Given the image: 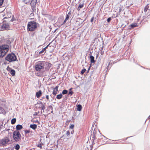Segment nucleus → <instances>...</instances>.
<instances>
[{
  "label": "nucleus",
  "instance_id": "obj_12",
  "mask_svg": "<svg viewBox=\"0 0 150 150\" xmlns=\"http://www.w3.org/2000/svg\"><path fill=\"white\" fill-rule=\"evenodd\" d=\"M137 26V24L136 23H132L131 24L128 28L129 29H131L132 28H133Z\"/></svg>",
  "mask_w": 150,
  "mask_h": 150
},
{
  "label": "nucleus",
  "instance_id": "obj_43",
  "mask_svg": "<svg viewBox=\"0 0 150 150\" xmlns=\"http://www.w3.org/2000/svg\"><path fill=\"white\" fill-rule=\"evenodd\" d=\"M48 108H51L52 110H53V108L51 105H50L48 106Z\"/></svg>",
  "mask_w": 150,
  "mask_h": 150
},
{
  "label": "nucleus",
  "instance_id": "obj_4",
  "mask_svg": "<svg viewBox=\"0 0 150 150\" xmlns=\"http://www.w3.org/2000/svg\"><path fill=\"white\" fill-rule=\"evenodd\" d=\"M5 59L9 62H11L16 61L17 57L13 53H11L8 54L5 57Z\"/></svg>",
  "mask_w": 150,
  "mask_h": 150
},
{
  "label": "nucleus",
  "instance_id": "obj_17",
  "mask_svg": "<svg viewBox=\"0 0 150 150\" xmlns=\"http://www.w3.org/2000/svg\"><path fill=\"white\" fill-rule=\"evenodd\" d=\"M82 106L80 104H79L77 105L76 107V109L77 110L79 111H81L82 110Z\"/></svg>",
  "mask_w": 150,
  "mask_h": 150
},
{
  "label": "nucleus",
  "instance_id": "obj_13",
  "mask_svg": "<svg viewBox=\"0 0 150 150\" xmlns=\"http://www.w3.org/2000/svg\"><path fill=\"white\" fill-rule=\"evenodd\" d=\"M30 127L33 130L37 128V125L35 124H30Z\"/></svg>",
  "mask_w": 150,
  "mask_h": 150
},
{
  "label": "nucleus",
  "instance_id": "obj_57",
  "mask_svg": "<svg viewBox=\"0 0 150 150\" xmlns=\"http://www.w3.org/2000/svg\"><path fill=\"white\" fill-rule=\"evenodd\" d=\"M33 18H30V19H33Z\"/></svg>",
  "mask_w": 150,
  "mask_h": 150
},
{
  "label": "nucleus",
  "instance_id": "obj_32",
  "mask_svg": "<svg viewBox=\"0 0 150 150\" xmlns=\"http://www.w3.org/2000/svg\"><path fill=\"white\" fill-rule=\"evenodd\" d=\"M34 14L33 13H31L29 15V17H32L34 16Z\"/></svg>",
  "mask_w": 150,
  "mask_h": 150
},
{
  "label": "nucleus",
  "instance_id": "obj_64",
  "mask_svg": "<svg viewBox=\"0 0 150 150\" xmlns=\"http://www.w3.org/2000/svg\"><path fill=\"white\" fill-rule=\"evenodd\" d=\"M51 47V46H49V47Z\"/></svg>",
  "mask_w": 150,
  "mask_h": 150
},
{
  "label": "nucleus",
  "instance_id": "obj_39",
  "mask_svg": "<svg viewBox=\"0 0 150 150\" xmlns=\"http://www.w3.org/2000/svg\"><path fill=\"white\" fill-rule=\"evenodd\" d=\"M94 132H93V139H92V140H94V139L95 138V137H96L95 134L94 133Z\"/></svg>",
  "mask_w": 150,
  "mask_h": 150
},
{
  "label": "nucleus",
  "instance_id": "obj_59",
  "mask_svg": "<svg viewBox=\"0 0 150 150\" xmlns=\"http://www.w3.org/2000/svg\"><path fill=\"white\" fill-rule=\"evenodd\" d=\"M128 137V138L130 137Z\"/></svg>",
  "mask_w": 150,
  "mask_h": 150
},
{
  "label": "nucleus",
  "instance_id": "obj_37",
  "mask_svg": "<svg viewBox=\"0 0 150 150\" xmlns=\"http://www.w3.org/2000/svg\"><path fill=\"white\" fill-rule=\"evenodd\" d=\"M111 19V17L108 18L107 19V21L108 22H110Z\"/></svg>",
  "mask_w": 150,
  "mask_h": 150
},
{
  "label": "nucleus",
  "instance_id": "obj_51",
  "mask_svg": "<svg viewBox=\"0 0 150 150\" xmlns=\"http://www.w3.org/2000/svg\"><path fill=\"white\" fill-rule=\"evenodd\" d=\"M72 88H70L69 89V91H71L72 89Z\"/></svg>",
  "mask_w": 150,
  "mask_h": 150
},
{
  "label": "nucleus",
  "instance_id": "obj_2",
  "mask_svg": "<svg viewBox=\"0 0 150 150\" xmlns=\"http://www.w3.org/2000/svg\"><path fill=\"white\" fill-rule=\"evenodd\" d=\"M9 50V46L3 45L0 46V57H3Z\"/></svg>",
  "mask_w": 150,
  "mask_h": 150
},
{
  "label": "nucleus",
  "instance_id": "obj_5",
  "mask_svg": "<svg viewBox=\"0 0 150 150\" xmlns=\"http://www.w3.org/2000/svg\"><path fill=\"white\" fill-rule=\"evenodd\" d=\"M13 139L16 142H17L21 140V136L19 131L15 130L13 133Z\"/></svg>",
  "mask_w": 150,
  "mask_h": 150
},
{
  "label": "nucleus",
  "instance_id": "obj_21",
  "mask_svg": "<svg viewBox=\"0 0 150 150\" xmlns=\"http://www.w3.org/2000/svg\"><path fill=\"white\" fill-rule=\"evenodd\" d=\"M10 73L13 76H14L16 72L14 69H12V70H11Z\"/></svg>",
  "mask_w": 150,
  "mask_h": 150
},
{
  "label": "nucleus",
  "instance_id": "obj_60",
  "mask_svg": "<svg viewBox=\"0 0 150 150\" xmlns=\"http://www.w3.org/2000/svg\"><path fill=\"white\" fill-rule=\"evenodd\" d=\"M43 115H44L45 116V115L44 114Z\"/></svg>",
  "mask_w": 150,
  "mask_h": 150
},
{
  "label": "nucleus",
  "instance_id": "obj_28",
  "mask_svg": "<svg viewBox=\"0 0 150 150\" xmlns=\"http://www.w3.org/2000/svg\"><path fill=\"white\" fill-rule=\"evenodd\" d=\"M149 8V6L148 5H147V6H146L144 8V11L145 12H146L147 11L148 9Z\"/></svg>",
  "mask_w": 150,
  "mask_h": 150
},
{
  "label": "nucleus",
  "instance_id": "obj_33",
  "mask_svg": "<svg viewBox=\"0 0 150 150\" xmlns=\"http://www.w3.org/2000/svg\"><path fill=\"white\" fill-rule=\"evenodd\" d=\"M37 146L38 147H39L40 148V149H41L42 148V144H41L40 143L39 144H38L37 145Z\"/></svg>",
  "mask_w": 150,
  "mask_h": 150
},
{
  "label": "nucleus",
  "instance_id": "obj_34",
  "mask_svg": "<svg viewBox=\"0 0 150 150\" xmlns=\"http://www.w3.org/2000/svg\"><path fill=\"white\" fill-rule=\"evenodd\" d=\"M74 127V125H71L69 127L71 129H73Z\"/></svg>",
  "mask_w": 150,
  "mask_h": 150
},
{
  "label": "nucleus",
  "instance_id": "obj_42",
  "mask_svg": "<svg viewBox=\"0 0 150 150\" xmlns=\"http://www.w3.org/2000/svg\"><path fill=\"white\" fill-rule=\"evenodd\" d=\"M94 18V17H93L91 18V22L92 23L93 22Z\"/></svg>",
  "mask_w": 150,
  "mask_h": 150
},
{
  "label": "nucleus",
  "instance_id": "obj_25",
  "mask_svg": "<svg viewBox=\"0 0 150 150\" xmlns=\"http://www.w3.org/2000/svg\"><path fill=\"white\" fill-rule=\"evenodd\" d=\"M68 93V91L67 90L64 89L62 91V95H65L67 93Z\"/></svg>",
  "mask_w": 150,
  "mask_h": 150
},
{
  "label": "nucleus",
  "instance_id": "obj_29",
  "mask_svg": "<svg viewBox=\"0 0 150 150\" xmlns=\"http://www.w3.org/2000/svg\"><path fill=\"white\" fill-rule=\"evenodd\" d=\"M111 64V61H110L108 64V65L107 67V69H108V68H110L112 66V62L111 63V64H110H110Z\"/></svg>",
  "mask_w": 150,
  "mask_h": 150
},
{
  "label": "nucleus",
  "instance_id": "obj_40",
  "mask_svg": "<svg viewBox=\"0 0 150 150\" xmlns=\"http://www.w3.org/2000/svg\"><path fill=\"white\" fill-rule=\"evenodd\" d=\"M58 86H55V88H54L53 89L56 90H58Z\"/></svg>",
  "mask_w": 150,
  "mask_h": 150
},
{
  "label": "nucleus",
  "instance_id": "obj_58",
  "mask_svg": "<svg viewBox=\"0 0 150 150\" xmlns=\"http://www.w3.org/2000/svg\"><path fill=\"white\" fill-rule=\"evenodd\" d=\"M98 56V55H97V56H96V57H97Z\"/></svg>",
  "mask_w": 150,
  "mask_h": 150
},
{
  "label": "nucleus",
  "instance_id": "obj_30",
  "mask_svg": "<svg viewBox=\"0 0 150 150\" xmlns=\"http://www.w3.org/2000/svg\"><path fill=\"white\" fill-rule=\"evenodd\" d=\"M86 69L85 68H83V69L81 71V74L83 75L84 73L86 71Z\"/></svg>",
  "mask_w": 150,
  "mask_h": 150
},
{
  "label": "nucleus",
  "instance_id": "obj_11",
  "mask_svg": "<svg viewBox=\"0 0 150 150\" xmlns=\"http://www.w3.org/2000/svg\"><path fill=\"white\" fill-rule=\"evenodd\" d=\"M42 95V92L41 90H39L36 93V96L37 98H39Z\"/></svg>",
  "mask_w": 150,
  "mask_h": 150
},
{
  "label": "nucleus",
  "instance_id": "obj_46",
  "mask_svg": "<svg viewBox=\"0 0 150 150\" xmlns=\"http://www.w3.org/2000/svg\"><path fill=\"white\" fill-rule=\"evenodd\" d=\"M46 98L48 100H49V96L48 95H47L46 96Z\"/></svg>",
  "mask_w": 150,
  "mask_h": 150
},
{
  "label": "nucleus",
  "instance_id": "obj_38",
  "mask_svg": "<svg viewBox=\"0 0 150 150\" xmlns=\"http://www.w3.org/2000/svg\"><path fill=\"white\" fill-rule=\"evenodd\" d=\"M70 134V132L69 130H68L67 131L66 134L67 135V136L69 135Z\"/></svg>",
  "mask_w": 150,
  "mask_h": 150
},
{
  "label": "nucleus",
  "instance_id": "obj_26",
  "mask_svg": "<svg viewBox=\"0 0 150 150\" xmlns=\"http://www.w3.org/2000/svg\"><path fill=\"white\" fill-rule=\"evenodd\" d=\"M58 91V90H56L53 89V91L52 92V94L54 95L55 96L57 93Z\"/></svg>",
  "mask_w": 150,
  "mask_h": 150
},
{
  "label": "nucleus",
  "instance_id": "obj_35",
  "mask_svg": "<svg viewBox=\"0 0 150 150\" xmlns=\"http://www.w3.org/2000/svg\"><path fill=\"white\" fill-rule=\"evenodd\" d=\"M69 17H70V16H69L67 14L66 16V18L65 19H66V20H67L69 19Z\"/></svg>",
  "mask_w": 150,
  "mask_h": 150
},
{
  "label": "nucleus",
  "instance_id": "obj_24",
  "mask_svg": "<svg viewBox=\"0 0 150 150\" xmlns=\"http://www.w3.org/2000/svg\"><path fill=\"white\" fill-rule=\"evenodd\" d=\"M14 147L16 150H18L20 149V146L18 144H17L14 146Z\"/></svg>",
  "mask_w": 150,
  "mask_h": 150
},
{
  "label": "nucleus",
  "instance_id": "obj_20",
  "mask_svg": "<svg viewBox=\"0 0 150 150\" xmlns=\"http://www.w3.org/2000/svg\"><path fill=\"white\" fill-rule=\"evenodd\" d=\"M31 6V11H32V12H35V11H36V8H35L36 6Z\"/></svg>",
  "mask_w": 150,
  "mask_h": 150
},
{
  "label": "nucleus",
  "instance_id": "obj_6",
  "mask_svg": "<svg viewBox=\"0 0 150 150\" xmlns=\"http://www.w3.org/2000/svg\"><path fill=\"white\" fill-rule=\"evenodd\" d=\"M10 141V139L7 137H5L2 139L0 141V144L3 145H6Z\"/></svg>",
  "mask_w": 150,
  "mask_h": 150
},
{
  "label": "nucleus",
  "instance_id": "obj_16",
  "mask_svg": "<svg viewBox=\"0 0 150 150\" xmlns=\"http://www.w3.org/2000/svg\"><path fill=\"white\" fill-rule=\"evenodd\" d=\"M84 4L83 3L82 4L81 3L79 4V6L78 7L77 9L78 11H79L81 8H82L84 6Z\"/></svg>",
  "mask_w": 150,
  "mask_h": 150
},
{
  "label": "nucleus",
  "instance_id": "obj_61",
  "mask_svg": "<svg viewBox=\"0 0 150 150\" xmlns=\"http://www.w3.org/2000/svg\"><path fill=\"white\" fill-rule=\"evenodd\" d=\"M114 63H115V62H113V64H114Z\"/></svg>",
  "mask_w": 150,
  "mask_h": 150
},
{
  "label": "nucleus",
  "instance_id": "obj_52",
  "mask_svg": "<svg viewBox=\"0 0 150 150\" xmlns=\"http://www.w3.org/2000/svg\"><path fill=\"white\" fill-rule=\"evenodd\" d=\"M74 132L73 130V131H72L71 132V134H73V133H74Z\"/></svg>",
  "mask_w": 150,
  "mask_h": 150
},
{
  "label": "nucleus",
  "instance_id": "obj_55",
  "mask_svg": "<svg viewBox=\"0 0 150 150\" xmlns=\"http://www.w3.org/2000/svg\"><path fill=\"white\" fill-rule=\"evenodd\" d=\"M51 113H53V111L52 110V111L51 112Z\"/></svg>",
  "mask_w": 150,
  "mask_h": 150
},
{
  "label": "nucleus",
  "instance_id": "obj_15",
  "mask_svg": "<svg viewBox=\"0 0 150 150\" xmlns=\"http://www.w3.org/2000/svg\"><path fill=\"white\" fill-rule=\"evenodd\" d=\"M23 126L22 125H16V129L17 130H19L23 128Z\"/></svg>",
  "mask_w": 150,
  "mask_h": 150
},
{
  "label": "nucleus",
  "instance_id": "obj_48",
  "mask_svg": "<svg viewBox=\"0 0 150 150\" xmlns=\"http://www.w3.org/2000/svg\"><path fill=\"white\" fill-rule=\"evenodd\" d=\"M38 113L37 112H35V113L34 115L35 116L38 115Z\"/></svg>",
  "mask_w": 150,
  "mask_h": 150
},
{
  "label": "nucleus",
  "instance_id": "obj_3",
  "mask_svg": "<svg viewBox=\"0 0 150 150\" xmlns=\"http://www.w3.org/2000/svg\"><path fill=\"white\" fill-rule=\"evenodd\" d=\"M46 63L45 61L39 62L36 63L35 66V69L36 71H40L41 69H44Z\"/></svg>",
  "mask_w": 150,
  "mask_h": 150
},
{
  "label": "nucleus",
  "instance_id": "obj_36",
  "mask_svg": "<svg viewBox=\"0 0 150 150\" xmlns=\"http://www.w3.org/2000/svg\"><path fill=\"white\" fill-rule=\"evenodd\" d=\"M4 2V0H0V6H2Z\"/></svg>",
  "mask_w": 150,
  "mask_h": 150
},
{
  "label": "nucleus",
  "instance_id": "obj_45",
  "mask_svg": "<svg viewBox=\"0 0 150 150\" xmlns=\"http://www.w3.org/2000/svg\"><path fill=\"white\" fill-rule=\"evenodd\" d=\"M71 11H70L68 13V14H67V15H69V16H70L71 14Z\"/></svg>",
  "mask_w": 150,
  "mask_h": 150
},
{
  "label": "nucleus",
  "instance_id": "obj_23",
  "mask_svg": "<svg viewBox=\"0 0 150 150\" xmlns=\"http://www.w3.org/2000/svg\"><path fill=\"white\" fill-rule=\"evenodd\" d=\"M16 122V119L15 118L12 119L11 121V124L12 125L14 124Z\"/></svg>",
  "mask_w": 150,
  "mask_h": 150
},
{
  "label": "nucleus",
  "instance_id": "obj_44",
  "mask_svg": "<svg viewBox=\"0 0 150 150\" xmlns=\"http://www.w3.org/2000/svg\"><path fill=\"white\" fill-rule=\"evenodd\" d=\"M91 67V66H90L88 68V69L87 71V73H88V72H89V70H90Z\"/></svg>",
  "mask_w": 150,
  "mask_h": 150
},
{
  "label": "nucleus",
  "instance_id": "obj_10",
  "mask_svg": "<svg viewBox=\"0 0 150 150\" xmlns=\"http://www.w3.org/2000/svg\"><path fill=\"white\" fill-rule=\"evenodd\" d=\"M39 103L41 104V106H39L38 107V108H41L42 110H43V112H44V110L45 109V106L43 104V103L41 101ZM36 107L38 108V106H37Z\"/></svg>",
  "mask_w": 150,
  "mask_h": 150
},
{
  "label": "nucleus",
  "instance_id": "obj_47",
  "mask_svg": "<svg viewBox=\"0 0 150 150\" xmlns=\"http://www.w3.org/2000/svg\"><path fill=\"white\" fill-rule=\"evenodd\" d=\"M67 21V20H66V19H65V20L64 21V22L63 23V24H65L66 23V22Z\"/></svg>",
  "mask_w": 150,
  "mask_h": 150
},
{
  "label": "nucleus",
  "instance_id": "obj_27",
  "mask_svg": "<svg viewBox=\"0 0 150 150\" xmlns=\"http://www.w3.org/2000/svg\"><path fill=\"white\" fill-rule=\"evenodd\" d=\"M26 0H23L22 2L25 3V4H28L29 3H30V0L28 1H26Z\"/></svg>",
  "mask_w": 150,
  "mask_h": 150
},
{
  "label": "nucleus",
  "instance_id": "obj_19",
  "mask_svg": "<svg viewBox=\"0 0 150 150\" xmlns=\"http://www.w3.org/2000/svg\"><path fill=\"white\" fill-rule=\"evenodd\" d=\"M62 93H60L57 95L56 98L58 99H61L62 97Z\"/></svg>",
  "mask_w": 150,
  "mask_h": 150
},
{
  "label": "nucleus",
  "instance_id": "obj_63",
  "mask_svg": "<svg viewBox=\"0 0 150 150\" xmlns=\"http://www.w3.org/2000/svg\"><path fill=\"white\" fill-rule=\"evenodd\" d=\"M146 120L145 122H146Z\"/></svg>",
  "mask_w": 150,
  "mask_h": 150
},
{
  "label": "nucleus",
  "instance_id": "obj_18",
  "mask_svg": "<svg viewBox=\"0 0 150 150\" xmlns=\"http://www.w3.org/2000/svg\"><path fill=\"white\" fill-rule=\"evenodd\" d=\"M0 113L4 114L6 113V112L4 109L2 107H0Z\"/></svg>",
  "mask_w": 150,
  "mask_h": 150
},
{
  "label": "nucleus",
  "instance_id": "obj_1",
  "mask_svg": "<svg viewBox=\"0 0 150 150\" xmlns=\"http://www.w3.org/2000/svg\"><path fill=\"white\" fill-rule=\"evenodd\" d=\"M39 25L38 23L34 21L28 22L27 24L28 31H35L36 29Z\"/></svg>",
  "mask_w": 150,
  "mask_h": 150
},
{
  "label": "nucleus",
  "instance_id": "obj_8",
  "mask_svg": "<svg viewBox=\"0 0 150 150\" xmlns=\"http://www.w3.org/2000/svg\"><path fill=\"white\" fill-rule=\"evenodd\" d=\"M50 43L48 45H47L45 47L42 49V50L41 51L39 52V54H42L43 55H44L46 51V49L48 48V47L50 45Z\"/></svg>",
  "mask_w": 150,
  "mask_h": 150
},
{
  "label": "nucleus",
  "instance_id": "obj_9",
  "mask_svg": "<svg viewBox=\"0 0 150 150\" xmlns=\"http://www.w3.org/2000/svg\"><path fill=\"white\" fill-rule=\"evenodd\" d=\"M1 26L2 29L4 30L8 27L9 25L8 23H4Z\"/></svg>",
  "mask_w": 150,
  "mask_h": 150
},
{
  "label": "nucleus",
  "instance_id": "obj_50",
  "mask_svg": "<svg viewBox=\"0 0 150 150\" xmlns=\"http://www.w3.org/2000/svg\"><path fill=\"white\" fill-rule=\"evenodd\" d=\"M13 21H14V19L13 18L11 19V20H10V21L11 22H13Z\"/></svg>",
  "mask_w": 150,
  "mask_h": 150
},
{
  "label": "nucleus",
  "instance_id": "obj_49",
  "mask_svg": "<svg viewBox=\"0 0 150 150\" xmlns=\"http://www.w3.org/2000/svg\"><path fill=\"white\" fill-rule=\"evenodd\" d=\"M100 53H101V54H102V55L104 53V52L103 51H101L100 52Z\"/></svg>",
  "mask_w": 150,
  "mask_h": 150
},
{
  "label": "nucleus",
  "instance_id": "obj_41",
  "mask_svg": "<svg viewBox=\"0 0 150 150\" xmlns=\"http://www.w3.org/2000/svg\"><path fill=\"white\" fill-rule=\"evenodd\" d=\"M7 70L8 71H11V70L12 69L11 68H10L8 66V67H7Z\"/></svg>",
  "mask_w": 150,
  "mask_h": 150
},
{
  "label": "nucleus",
  "instance_id": "obj_53",
  "mask_svg": "<svg viewBox=\"0 0 150 150\" xmlns=\"http://www.w3.org/2000/svg\"><path fill=\"white\" fill-rule=\"evenodd\" d=\"M84 21V20L83 21H81V24H82V23H83V22Z\"/></svg>",
  "mask_w": 150,
  "mask_h": 150
},
{
  "label": "nucleus",
  "instance_id": "obj_54",
  "mask_svg": "<svg viewBox=\"0 0 150 150\" xmlns=\"http://www.w3.org/2000/svg\"><path fill=\"white\" fill-rule=\"evenodd\" d=\"M148 119H150V115L149 116V117H148Z\"/></svg>",
  "mask_w": 150,
  "mask_h": 150
},
{
  "label": "nucleus",
  "instance_id": "obj_31",
  "mask_svg": "<svg viewBox=\"0 0 150 150\" xmlns=\"http://www.w3.org/2000/svg\"><path fill=\"white\" fill-rule=\"evenodd\" d=\"M73 93H74V92H73V91H69L68 93V95L72 96L73 95Z\"/></svg>",
  "mask_w": 150,
  "mask_h": 150
},
{
  "label": "nucleus",
  "instance_id": "obj_14",
  "mask_svg": "<svg viewBox=\"0 0 150 150\" xmlns=\"http://www.w3.org/2000/svg\"><path fill=\"white\" fill-rule=\"evenodd\" d=\"M37 0H32L30 3L31 6H36V4L37 3Z\"/></svg>",
  "mask_w": 150,
  "mask_h": 150
},
{
  "label": "nucleus",
  "instance_id": "obj_56",
  "mask_svg": "<svg viewBox=\"0 0 150 150\" xmlns=\"http://www.w3.org/2000/svg\"><path fill=\"white\" fill-rule=\"evenodd\" d=\"M42 110H41V114H42Z\"/></svg>",
  "mask_w": 150,
  "mask_h": 150
},
{
  "label": "nucleus",
  "instance_id": "obj_7",
  "mask_svg": "<svg viewBox=\"0 0 150 150\" xmlns=\"http://www.w3.org/2000/svg\"><path fill=\"white\" fill-rule=\"evenodd\" d=\"M91 52L89 54V58L90 60V62L91 63H94L96 62V61L94 59L95 58L93 56L91 55Z\"/></svg>",
  "mask_w": 150,
  "mask_h": 150
},
{
  "label": "nucleus",
  "instance_id": "obj_22",
  "mask_svg": "<svg viewBox=\"0 0 150 150\" xmlns=\"http://www.w3.org/2000/svg\"><path fill=\"white\" fill-rule=\"evenodd\" d=\"M24 131L25 134H28L31 132V131H30V129H28V130L25 129V130H24ZM31 133H32V131H31Z\"/></svg>",
  "mask_w": 150,
  "mask_h": 150
},
{
  "label": "nucleus",
  "instance_id": "obj_62",
  "mask_svg": "<svg viewBox=\"0 0 150 150\" xmlns=\"http://www.w3.org/2000/svg\"><path fill=\"white\" fill-rule=\"evenodd\" d=\"M146 120L145 122H146Z\"/></svg>",
  "mask_w": 150,
  "mask_h": 150
}]
</instances>
